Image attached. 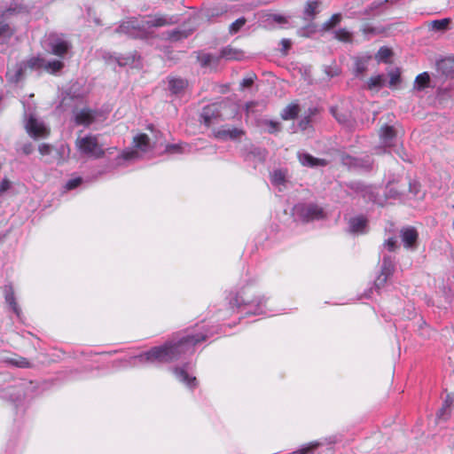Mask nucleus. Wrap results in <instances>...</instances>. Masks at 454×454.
Here are the masks:
<instances>
[{
	"label": "nucleus",
	"instance_id": "nucleus-53",
	"mask_svg": "<svg viewBox=\"0 0 454 454\" xmlns=\"http://www.w3.org/2000/svg\"><path fill=\"white\" fill-rule=\"evenodd\" d=\"M10 188V182L7 179H4L0 183V194L6 192Z\"/></svg>",
	"mask_w": 454,
	"mask_h": 454
},
{
	"label": "nucleus",
	"instance_id": "nucleus-17",
	"mask_svg": "<svg viewBox=\"0 0 454 454\" xmlns=\"http://www.w3.org/2000/svg\"><path fill=\"white\" fill-rule=\"evenodd\" d=\"M300 162L303 166L316 167V166H325L327 161L324 159H317L309 153H298Z\"/></svg>",
	"mask_w": 454,
	"mask_h": 454
},
{
	"label": "nucleus",
	"instance_id": "nucleus-51",
	"mask_svg": "<svg viewBox=\"0 0 454 454\" xmlns=\"http://www.w3.org/2000/svg\"><path fill=\"white\" fill-rule=\"evenodd\" d=\"M385 246L389 251H394L396 248V239L390 238L385 242Z\"/></svg>",
	"mask_w": 454,
	"mask_h": 454
},
{
	"label": "nucleus",
	"instance_id": "nucleus-54",
	"mask_svg": "<svg viewBox=\"0 0 454 454\" xmlns=\"http://www.w3.org/2000/svg\"><path fill=\"white\" fill-rule=\"evenodd\" d=\"M309 122H310V117L309 116H306L305 118H303L301 121H300V127L302 129H307V127L309 125Z\"/></svg>",
	"mask_w": 454,
	"mask_h": 454
},
{
	"label": "nucleus",
	"instance_id": "nucleus-47",
	"mask_svg": "<svg viewBox=\"0 0 454 454\" xmlns=\"http://www.w3.org/2000/svg\"><path fill=\"white\" fill-rule=\"evenodd\" d=\"M187 145H185L186 147ZM166 152L168 153L173 154V153H180L184 152V146L180 145H168L166 147Z\"/></svg>",
	"mask_w": 454,
	"mask_h": 454
},
{
	"label": "nucleus",
	"instance_id": "nucleus-11",
	"mask_svg": "<svg viewBox=\"0 0 454 454\" xmlns=\"http://www.w3.org/2000/svg\"><path fill=\"white\" fill-rule=\"evenodd\" d=\"M49 47L52 54L63 57L71 48V43L60 36H52L50 38Z\"/></svg>",
	"mask_w": 454,
	"mask_h": 454
},
{
	"label": "nucleus",
	"instance_id": "nucleus-31",
	"mask_svg": "<svg viewBox=\"0 0 454 454\" xmlns=\"http://www.w3.org/2000/svg\"><path fill=\"white\" fill-rule=\"evenodd\" d=\"M243 56V53L238 50L232 49V48H224L221 51V55L219 56L221 58H224L229 60L232 59H240Z\"/></svg>",
	"mask_w": 454,
	"mask_h": 454
},
{
	"label": "nucleus",
	"instance_id": "nucleus-49",
	"mask_svg": "<svg viewBox=\"0 0 454 454\" xmlns=\"http://www.w3.org/2000/svg\"><path fill=\"white\" fill-rule=\"evenodd\" d=\"M82 177H75V178L70 179L66 184V189L73 190V189L76 188L77 186H79L82 184Z\"/></svg>",
	"mask_w": 454,
	"mask_h": 454
},
{
	"label": "nucleus",
	"instance_id": "nucleus-35",
	"mask_svg": "<svg viewBox=\"0 0 454 454\" xmlns=\"http://www.w3.org/2000/svg\"><path fill=\"white\" fill-rule=\"evenodd\" d=\"M320 4L321 2L317 0L308 1L305 5L304 13L309 18H314L317 13V8L320 6Z\"/></svg>",
	"mask_w": 454,
	"mask_h": 454
},
{
	"label": "nucleus",
	"instance_id": "nucleus-15",
	"mask_svg": "<svg viewBox=\"0 0 454 454\" xmlns=\"http://www.w3.org/2000/svg\"><path fill=\"white\" fill-rule=\"evenodd\" d=\"M367 219L363 216H355L348 221V229L352 233H364L367 228Z\"/></svg>",
	"mask_w": 454,
	"mask_h": 454
},
{
	"label": "nucleus",
	"instance_id": "nucleus-23",
	"mask_svg": "<svg viewBox=\"0 0 454 454\" xmlns=\"http://www.w3.org/2000/svg\"><path fill=\"white\" fill-rule=\"evenodd\" d=\"M437 70L445 76L454 74V60L451 59H442L437 62Z\"/></svg>",
	"mask_w": 454,
	"mask_h": 454
},
{
	"label": "nucleus",
	"instance_id": "nucleus-26",
	"mask_svg": "<svg viewBox=\"0 0 454 454\" xmlns=\"http://www.w3.org/2000/svg\"><path fill=\"white\" fill-rule=\"evenodd\" d=\"M395 271V263L390 256H384L381 265L380 273L387 277H391Z\"/></svg>",
	"mask_w": 454,
	"mask_h": 454
},
{
	"label": "nucleus",
	"instance_id": "nucleus-22",
	"mask_svg": "<svg viewBox=\"0 0 454 454\" xmlns=\"http://www.w3.org/2000/svg\"><path fill=\"white\" fill-rule=\"evenodd\" d=\"M219 61V56H214L212 54H204L200 57V67H207L210 71H215L218 67Z\"/></svg>",
	"mask_w": 454,
	"mask_h": 454
},
{
	"label": "nucleus",
	"instance_id": "nucleus-46",
	"mask_svg": "<svg viewBox=\"0 0 454 454\" xmlns=\"http://www.w3.org/2000/svg\"><path fill=\"white\" fill-rule=\"evenodd\" d=\"M388 278H389V277L380 273V275L376 278V279L374 281L375 288L380 289L383 286H385Z\"/></svg>",
	"mask_w": 454,
	"mask_h": 454
},
{
	"label": "nucleus",
	"instance_id": "nucleus-28",
	"mask_svg": "<svg viewBox=\"0 0 454 454\" xmlns=\"http://www.w3.org/2000/svg\"><path fill=\"white\" fill-rule=\"evenodd\" d=\"M163 35L165 36L166 39L171 42H176L183 38H186L189 35V33L182 29H174L171 31L165 32Z\"/></svg>",
	"mask_w": 454,
	"mask_h": 454
},
{
	"label": "nucleus",
	"instance_id": "nucleus-44",
	"mask_svg": "<svg viewBox=\"0 0 454 454\" xmlns=\"http://www.w3.org/2000/svg\"><path fill=\"white\" fill-rule=\"evenodd\" d=\"M257 76L255 74L252 73L250 74L248 76L245 77L241 82H240V87L242 89H245V88H249L253 85V83L254 82V81L256 80Z\"/></svg>",
	"mask_w": 454,
	"mask_h": 454
},
{
	"label": "nucleus",
	"instance_id": "nucleus-33",
	"mask_svg": "<svg viewBox=\"0 0 454 454\" xmlns=\"http://www.w3.org/2000/svg\"><path fill=\"white\" fill-rule=\"evenodd\" d=\"M395 136V132L393 127L387 125L381 129L380 137L385 145H389Z\"/></svg>",
	"mask_w": 454,
	"mask_h": 454
},
{
	"label": "nucleus",
	"instance_id": "nucleus-21",
	"mask_svg": "<svg viewBox=\"0 0 454 454\" xmlns=\"http://www.w3.org/2000/svg\"><path fill=\"white\" fill-rule=\"evenodd\" d=\"M186 80L178 77H168V90L172 94H180L187 86Z\"/></svg>",
	"mask_w": 454,
	"mask_h": 454
},
{
	"label": "nucleus",
	"instance_id": "nucleus-16",
	"mask_svg": "<svg viewBox=\"0 0 454 454\" xmlns=\"http://www.w3.org/2000/svg\"><path fill=\"white\" fill-rule=\"evenodd\" d=\"M244 134V131L238 128H223L216 132V137L221 139H237Z\"/></svg>",
	"mask_w": 454,
	"mask_h": 454
},
{
	"label": "nucleus",
	"instance_id": "nucleus-19",
	"mask_svg": "<svg viewBox=\"0 0 454 454\" xmlns=\"http://www.w3.org/2000/svg\"><path fill=\"white\" fill-rule=\"evenodd\" d=\"M95 120V114L90 109H82L75 114V122L79 125L89 126Z\"/></svg>",
	"mask_w": 454,
	"mask_h": 454
},
{
	"label": "nucleus",
	"instance_id": "nucleus-43",
	"mask_svg": "<svg viewBox=\"0 0 454 454\" xmlns=\"http://www.w3.org/2000/svg\"><path fill=\"white\" fill-rule=\"evenodd\" d=\"M246 19L245 18H239L236 20L234 22H232L230 26V33L231 34H236L239 31V29L246 24Z\"/></svg>",
	"mask_w": 454,
	"mask_h": 454
},
{
	"label": "nucleus",
	"instance_id": "nucleus-42",
	"mask_svg": "<svg viewBox=\"0 0 454 454\" xmlns=\"http://www.w3.org/2000/svg\"><path fill=\"white\" fill-rule=\"evenodd\" d=\"M389 76V86L393 87L397 85L400 82V71L398 68L391 70L388 73Z\"/></svg>",
	"mask_w": 454,
	"mask_h": 454
},
{
	"label": "nucleus",
	"instance_id": "nucleus-41",
	"mask_svg": "<svg viewBox=\"0 0 454 454\" xmlns=\"http://www.w3.org/2000/svg\"><path fill=\"white\" fill-rule=\"evenodd\" d=\"M234 301H235V304L238 307H240L241 303H244V304H255L258 307V309H260L261 306H262L264 304V302H265L263 297L256 298V299L251 300V301H245V300L242 299L241 301H239V299L238 296L234 299Z\"/></svg>",
	"mask_w": 454,
	"mask_h": 454
},
{
	"label": "nucleus",
	"instance_id": "nucleus-61",
	"mask_svg": "<svg viewBox=\"0 0 454 454\" xmlns=\"http://www.w3.org/2000/svg\"><path fill=\"white\" fill-rule=\"evenodd\" d=\"M56 153H57V154L59 155V158L60 159V158H61V154H60L59 150H57V151H56Z\"/></svg>",
	"mask_w": 454,
	"mask_h": 454
},
{
	"label": "nucleus",
	"instance_id": "nucleus-38",
	"mask_svg": "<svg viewBox=\"0 0 454 454\" xmlns=\"http://www.w3.org/2000/svg\"><path fill=\"white\" fill-rule=\"evenodd\" d=\"M64 67V64L60 60H51V61H45L43 68L51 73H56L59 70H61Z\"/></svg>",
	"mask_w": 454,
	"mask_h": 454
},
{
	"label": "nucleus",
	"instance_id": "nucleus-57",
	"mask_svg": "<svg viewBox=\"0 0 454 454\" xmlns=\"http://www.w3.org/2000/svg\"><path fill=\"white\" fill-rule=\"evenodd\" d=\"M331 111L339 122L346 121V117L344 115H338L334 108H332Z\"/></svg>",
	"mask_w": 454,
	"mask_h": 454
},
{
	"label": "nucleus",
	"instance_id": "nucleus-50",
	"mask_svg": "<svg viewBox=\"0 0 454 454\" xmlns=\"http://www.w3.org/2000/svg\"><path fill=\"white\" fill-rule=\"evenodd\" d=\"M42 155H48L51 153L52 147L47 144H43L38 148Z\"/></svg>",
	"mask_w": 454,
	"mask_h": 454
},
{
	"label": "nucleus",
	"instance_id": "nucleus-8",
	"mask_svg": "<svg viewBox=\"0 0 454 454\" xmlns=\"http://www.w3.org/2000/svg\"><path fill=\"white\" fill-rule=\"evenodd\" d=\"M26 129L28 134L36 137H44L49 134V130L43 122L38 121L35 116L30 115L27 123Z\"/></svg>",
	"mask_w": 454,
	"mask_h": 454
},
{
	"label": "nucleus",
	"instance_id": "nucleus-4",
	"mask_svg": "<svg viewBox=\"0 0 454 454\" xmlns=\"http://www.w3.org/2000/svg\"><path fill=\"white\" fill-rule=\"evenodd\" d=\"M407 191L413 192L415 195L418 192L416 186L410 181L403 178L393 180L387 184L385 196L386 199L400 200Z\"/></svg>",
	"mask_w": 454,
	"mask_h": 454
},
{
	"label": "nucleus",
	"instance_id": "nucleus-10",
	"mask_svg": "<svg viewBox=\"0 0 454 454\" xmlns=\"http://www.w3.org/2000/svg\"><path fill=\"white\" fill-rule=\"evenodd\" d=\"M16 12V8H7L0 14V46L6 43L8 40L12 37L13 35V30L11 28V27L4 22L2 19L8 17L12 14H13ZM2 50L0 49V51Z\"/></svg>",
	"mask_w": 454,
	"mask_h": 454
},
{
	"label": "nucleus",
	"instance_id": "nucleus-25",
	"mask_svg": "<svg viewBox=\"0 0 454 454\" xmlns=\"http://www.w3.org/2000/svg\"><path fill=\"white\" fill-rule=\"evenodd\" d=\"M363 192V197L375 204L380 206L384 205V200L378 199V192L372 187H364Z\"/></svg>",
	"mask_w": 454,
	"mask_h": 454
},
{
	"label": "nucleus",
	"instance_id": "nucleus-55",
	"mask_svg": "<svg viewBox=\"0 0 454 454\" xmlns=\"http://www.w3.org/2000/svg\"><path fill=\"white\" fill-rule=\"evenodd\" d=\"M271 17H272V20L278 23H286V19L282 15L273 14Z\"/></svg>",
	"mask_w": 454,
	"mask_h": 454
},
{
	"label": "nucleus",
	"instance_id": "nucleus-12",
	"mask_svg": "<svg viewBox=\"0 0 454 454\" xmlns=\"http://www.w3.org/2000/svg\"><path fill=\"white\" fill-rule=\"evenodd\" d=\"M173 372L176 378L187 387L192 388L196 386L197 378L190 374L191 365L189 364H185L182 367H176Z\"/></svg>",
	"mask_w": 454,
	"mask_h": 454
},
{
	"label": "nucleus",
	"instance_id": "nucleus-37",
	"mask_svg": "<svg viewBox=\"0 0 454 454\" xmlns=\"http://www.w3.org/2000/svg\"><path fill=\"white\" fill-rule=\"evenodd\" d=\"M341 14L340 13H335L333 14L327 21H325L323 24V30H330L336 27L340 21H341Z\"/></svg>",
	"mask_w": 454,
	"mask_h": 454
},
{
	"label": "nucleus",
	"instance_id": "nucleus-40",
	"mask_svg": "<svg viewBox=\"0 0 454 454\" xmlns=\"http://www.w3.org/2000/svg\"><path fill=\"white\" fill-rule=\"evenodd\" d=\"M367 69V59H356L355 62V73L356 75L363 74Z\"/></svg>",
	"mask_w": 454,
	"mask_h": 454
},
{
	"label": "nucleus",
	"instance_id": "nucleus-1",
	"mask_svg": "<svg viewBox=\"0 0 454 454\" xmlns=\"http://www.w3.org/2000/svg\"><path fill=\"white\" fill-rule=\"evenodd\" d=\"M198 342L199 336L197 334L178 335L161 346L153 347L145 353L132 356L129 363L133 365L172 363L194 353Z\"/></svg>",
	"mask_w": 454,
	"mask_h": 454
},
{
	"label": "nucleus",
	"instance_id": "nucleus-27",
	"mask_svg": "<svg viewBox=\"0 0 454 454\" xmlns=\"http://www.w3.org/2000/svg\"><path fill=\"white\" fill-rule=\"evenodd\" d=\"M300 112L299 106L296 104H291L283 109L281 117L284 120H293L296 118Z\"/></svg>",
	"mask_w": 454,
	"mask_h": 454
},
{
	"label": "nucleus",
	"instance_id": "nucleus-6",
	"mask_svg": "<svg viewBox=\"0 0 454 454\" xmlns=\"http://www.w3.org/2000/svg\"><path fill=\"white\" fill-rule=\"evenodd\" d=\"M101 58L107 65L116 63L119 67H134L136 66V61L139 59V55L137 51L130 52L127 55H117L104 51L101 52Z\"/></svg>",
	"mask_w": 454,
	"mask_h": 454
},
{
	"label": "nucleus",
	"instance_id": "nucleus-14",
	"mask_svg": "<svg viewBox=\"0 0 454 454\" xmlns=\"http://www.w3.org/2000/svg\"><path fill=\"white\" fill-rule=\"evenodd\" d=\"M401 239L406 248H415L419 234L415 228L405 227L401 230Z\"/></svg>",
	"mask_w": 454,
	"mask_h": 454
},
{
	"label": "nucleus",
	"instance_id": "nucleus-3",
	"mask_svg": "<svg viewBox=\"0 0 454 454\" xmlns=\"http://www.w3.org/2000/svg\"><path fill=\"white\" fill-rule=\"evenodd\" d=\"M78 151L86 156L93 159H100L105 155V149L98 141V136L87 135L78 137L75 141Z\"/></svg>",
	"mask_w": 454,
	"mask_h": 454
},
{
	"label": "nucleus",
	"instance_id": "nucleus-29",
	"mask_svg": "<svg viewBox=\"0 0 454 454\" xmlns=\"http://www.w3.org/2000/svg\"><path fill=\"white\" fill-rule=\"evenodd\" d=\"M385 76L383 74H378L368 80L367 87L369 90H380L385 85Z\"/></svg>",
	"mask_w": 454,
	"mask_h": 454
},
{
	"label": "nucleus",
	"instance_id": "nucleus-56",
	"mask_svg": "<svg viewBox=\"0 0 454 454\" xmlns=\"http://www.w3.org/2000/svg\"><path fill=\"white\" fill-rule=\"evenodd\" d=\"M269 127L270 128V132H275L279 129V123L276 121H269Z\"/></svg>",
	"mask_w": 454,
	"mask_h": 454
},
{
	"label": "nucleus",
	"instance_id": "nucleus-7",
	"mask_svg": "<svg viewBox=\"0 0 454 454\" xmlns=\"http://www.w3.org/2000/svg\"><path fill=\"white\" fill-rule=\"evenodd\" d=\"M294 210L297 215L306 222L319 220L325 216L323 208L316 204H299L295 206Z\"/></svg>",
	"mask_w": 454,
	"mask_h": 454
},
{
	"label": "nucleus",
	"instance_id": "nucleus-18",
	"mask_svg": "<svg viewBox=\"0 0 454 454\" xmlns=\"http://www.w3.org/2000/svg\"><path fill=\"white\" fill-rule=\"evenodd\" d=\"M4 297H5V301L10 305L12 311L16 314V316L18 317H20L21 309L19 307L18 303L16 302V300L14 297V292L11 286H4Z\"/></svg>",
	"mask_w": 454,
	"mask_h": 454
},
{
	"label": "nucleus",
	"instance_id": "nucleus-24",
	"mask_svg": "<svg viewBox=\"0 0 454 454\" xmlns=\"http://www.w3.org/2000/svg\"><path fill=\"white\" fill-rule=\"evenodd\" d=\"M450 19L434 20L428 23V27L434 31H445L449 28Z\"/></svg>",
	"mask_w": 454,
	"mask_h": 454
},
{
	"label": "nucleus",
	"instance_id": "nucleus-36",
	"mask_svg": "<svg viewBox=\"0 0 454 454\" xmlns=\"http://www.w3.org/2000/svg\"><path fill=\"white\" fill-rule=\"evenodd\" d=\"M334 38L340 42L351 43L352 34L346 28H340L334 31Z\"/></svg>",
	"mask_w": 454,
	"mask_h": 454
},
{
	"label": "nucleus",
	"instance_id": "nucleus-45",
	"mask_svg": "<svg viewBox=\"0 0 454 454\" xmlns=\"http://www.w3.org/2000/svg\"><path fill=\"white\" fill-rule=\"evenodd\" d=\"M450 403H442V408L438 411L436 416L439 419H446L450 415Z\"/></svg>",
	"mask_w": 454,
	"mask_h": 454
},
{
	"label": "nucleus",
	"instance_id": "nucleus-48",
	"mask_svg": "<svg viewBox=\"0 0 454 454\" xmlns=\"http://www.w3.org/2000/svg\"><path fill=\"white\" fill-rule=\"evenodd\" d=\"M271 180L274 184H282L285 181V175L281 170H275L271 175Z\"/></svg>",
	"mask_w": 454,
	"mask_h": 454
},
{
	"label": "nucleus",
	"instance_id": "nucleus-34",
	"mask_svg": "<svg viewBox=\"0 0 454 454\" xmlns=\"http://www.w3.org/2000/svg\"><path fill=\"white\" fill-rule=\"evenodd\" d=\"M22 64L26 65V69L30 68V69L34 70V69L43 68L44 59H42L39 57H32L27 61H22Z\"/></svg>",
	"mask_w": 454,
	"mask_h": 454
},
{
	"label": "nucleus",
	"instance_id": "nucleus-60",
	"mask_svg": "<svg viewBox=\"0 0 454 454\" xmlns=\"http://www.w3.org/2000/svg\"><path fill=\"white\" fill-rule=\"evenodd\" d=\"M24 152H25V153H27H27H29V152H30V151H29V149H28V148L25 147V148H24Z\"/></svg>",
	"mask_w": 454,
	"mask_h": 454
},
{
	"label": "nucleus",
	"instance_id": "nucleus-5",
	"mask_svg": "<svg viewBox=\"0 0 454 454\" xmlns=\"http://www.w3.org/2000/svg\"><path fill=\"white\" fill-rule=\"evenodd\" d=\"M133 149L126 150L121 157L124 160H136L141 157V153H145L152 149L150 138L146 134H138L133 138Z\"/></svg>",
	"mask_w": 454,
	"mask_h": 454
},
{
	"label": "nucleus",
	"instance_id": "nucleus-58",
	"mask_svg": "<svg viewBox=\"0 0 454 454\" xmlns=\"http://www.w3.org/2000/svg\"><path fill=\"white\" fill-rule=\"evenodd\" d=\"M281 44L283 45L285 51H286L291 47V41L288 39H283L281 41Z\"/></svg>",
	"mask_w": 454,
	"mask_h": 454
},
{
	"label": "nucleus",
	"instance_id": "nucleus-20",
	"mask_svg": "<svg viewBox=\"0 0 454 454\" xmlns=\"http://www.w3.org/2000/svg\"><path fill=\"white\" fill-rule=\"evenodd\" d=\"M201 116L203 117L205 123L209 126L213 120H215L220 116L218 106L211 105L204 107Z\"/></svg>",
	"mask_w": 454,
	"mask_h": 454
},
{
	"label": "nucleus",
	"instance_id": "nucleus-52",
	"mask_svg": "<svg viewBox=\"0 0 454 454\" xmlns=\"http://www.w3.org/2000/svg\"><path fill=\"white\" fill-rule=\"evenodd\" d=\"M318 444L317 443H310L309 445H308L307 447L305 448H302L297 451L294 452V454H307L309 450H313L314 448H316Z\"/></svg>",
	"mask_w": 454,
	"mask_h": 454
},
{
	"label": "nucleus",
	"instance_id": "nucleus-2",
	"mask_svg": "<svg viewBox=\"0 0 454 454\" xmlns=\"http://www.w3.org/2000/svg\"><path fill=\"white\" fill-rule=\"evenodd\" d=\"M177 22L176 17L167 15L148 16L142 20L131 18L122 21L115 29L116 33H121L133 38H143L146 35L147 30L152 27H161L170 26Z\"/></svg>",
	"mask_w": 454,
	"mask_h": 454
},
{
	"label": "nucleus",
	"instance_id": "nucleus-39",
	"mask_svg": "<svg viewBox=\"0 0 454 454\" xmlns=\"http://www.w3.org/2000/svg\"><path fill=\"white\" fill-rule=\"evenodd\" d=\"M391 56L392 51L390 49L387 47H381L376 54V59L378 61L387 62Z\"/></svg>",
	"mask_w": 454,
	"mask_h": 454
},
{
	"label": "nucleus",
	"instance_id": "nucleus-30",
	"mask_svg": "<svg viewBox=\"0 0 454 454\" xmlns=\"http://www.w3.org/2000/svg\"><path fill=\"white\" fill-rule=\"evenodd\" d=\"M430 82L429 74L427 72H424L419 74L414 82V89L418 90H422L425 88L428 87Z\"/></svg>",
	"mask_w": 454,
	"mask_h": 454
},
{
	"label": "nucleus",
	"instance_id": "nucleus-13",
	"mask_svg": "<svg viewBox=\"0 0 454 454\" xmlns=\"http://www.w3.org/2000/svg\"><path fill=\"white\" fill-rule=\"evenodd\" d=\"M26 65L22 62L17 63L13 67L8 68L6 78L12 83H18L25 78Z\"/></svg>",
	"mask_w": 454,
	"mask_h": 454
},
{
	"label": "nucleus",
	"instance_id": "nucleus-9",
	"mask_svg": "<svg viewBox=\"0 0 454 454\" xmlns=\"http://www.w3.org/2000/svg\"><path fill=\"white\" fill-rule=\"evenodd\" d=\"M12 388L16 390V397L15 401L21 400L27 396H31L33 393L36 390L37 385L32 380H20L16 385L12 387Z\"/></svg>",
	"mask_w": 454,
	"mask_h": 454
},
{
	"label": "nucleus",
	"instance_id": "nucleus-59",
	"mask_svg": "<svg viewBox=\"0 0 454 454\" xmlns=\"http://www.w3.org/2000/svg\"><path fill=\"white\" fill-rule=\"evenodd\" d=\"M443 403H452V399H450V397L448 395L446 400L443 402Z\"/></svg>",
	"mask_w": 454,
	"mask_h": 454
},
{
	"label": "nucleus",
	"instance_id": "nucleus-32",
	"mask_svg": "<svg viewBox=\"0 0 454 454\" xmlns=\"http://www.w3.org/2000/svg\"><path fill=\"white\" fill-rule=\"evenodd\" d=\"M6 362L15 367H19V368H29L31 367V364L30 362L23 357V356H16L14 357H12V358H9L6 360Z\"/></svg>",
	"mask_w": 454,
	"mask_h": 454
}]
</instances>
